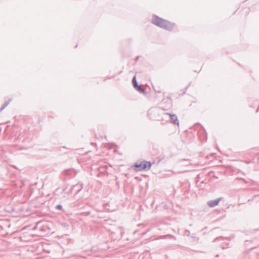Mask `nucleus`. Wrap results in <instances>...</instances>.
<instances>
[{
	"label": "nucleus",
	"mask_w": 259,
	"mask_h": 259,
	"mask_svg": "<svg viewBox=\"0 0 259 259\" xmlns=\"http://www.w3.org/2000/svg\"><path fill=\"white\" fill-rule=\"evenodd\" d=\"M165 115H168L169 116L171 123L177 124L178 125H179V122L178 120L177 116L176 114L165 113Z\"/></svg>",
	"instance_id": "obj_3"
},
{
	"label": "nucleus",
	"mask_w": 259,
	"mask_h": 259,
	"mask_svg": "<svg viewBox=\"0 0 259 259\" xmlns=\"http://www.w3.org/2000/svg\"><path fill=\"white\" fill-rule=\"evenodd\" d=\"M11 99H9V101H6L3 105L2 106V107L0 109V112L3 111L10 103V102L11 101Z\"/></svg>",
	"instance_id": "obj_5"
},
{
	"label": "nucleus",
	"mask_w": 259,
	"mask_h": 259,
	"mask_svg": "<svg viewBox=\"0 0 259 259\" xmlns=\"http://www.w3.org/2000/svg\"><path fill=\"white\" fill-rule=\"evenodd\" d=\"M152 23L167 30H172L175 26L174 24L156 16H154L153 17Z\"/></svg>",
	"instance_id": "obj_1"
},
{
	"label": "nucleus",
	"mask_w": 259,
	"mask_h": 259,
	"mask_svg": "<svg viewBox=\"0 0 259 259\" xmlns=\"http://www.w3.org/2000/svg\"><path fill=\"white\" fill-rule=\"evenodd\" d=\"M151 163L148 161L137 162L135 164V166L137 168V170H138L149 169L151 167Z\"/></svg>",
	"instance_id": "obj_2"
},
{
	"label": "nucleus",
	"mask_w": 259,
	"mask_h": 259,
	"mask_svg": "<svg viewBox=\"0 0 259 259\" xmlns=\"http://www.w3.org/2000/svg\"><path fill=\"white\" fill-rule=\"evenodd\" d=\"M136 89L140 93L145 94V90L144 89L141 88L140 87H138L136 88Z\"/></svg>",
	"instance_id": "obj_7"
},
{
	"label": "nucleus",
	"mask_w": 259,
	"mask_h": 259,
	"mask_svg": "<svg viewBox=\"0 0 259 259\" xmlns=\"http://www.w3.org/2000/svg\"><path fill=\"white\" fill-rule=\"evenodd\" d=\"M221 198H218L215 200H212L207 202V205L210 207H213L217 206L220 202Z\"/></svg>",
	"instance_id": "obj_4"
},
{
	"label": "nucleus",
	"mask_w": 259,
	"mask_h": 259,
	"mask_svg": "<svg viewBox=\"0 0 259 259\" xmlns=\"http://www.w3.org/2000/svg\"><path fill=\"white\" fill-rule=\"evenodd\" d=\"M56 208L58 209L61 210L62 209V206L61 204H58L56 206Z\"/></svg>",
	"instance_id": "obj_8"
},
{
	"label": "nucleus",
	"mask_w": 259,
	"mask_h": 259,
	"mask_svg": "<svg viewBox=\"0 0 259 259\" xmlns=\"http://www.w3.org/2000/svg\"><path fill=\"white\" fill-rule=\"evenodd\" d=\"M133 84L135 88H137L139 87L138 83L136 80V76H134L132 80Z\"/></svg>",
	"instance_id": "obj_6"
}]
</instances>
